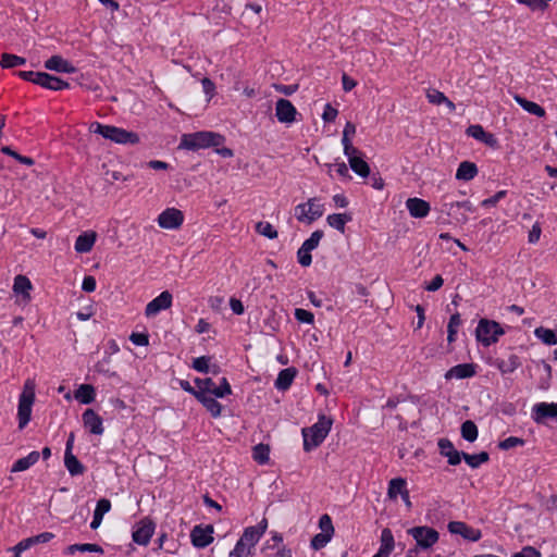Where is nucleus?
I'll return each mask as SVG.
<instances>
[{"label": "nucleus", "instance_id": "obj_1", "mask_svg": "<svg viewBox=\"0 0 557 557\" xmlns=\"http://www.w3.org/2000/svg\"><path fill=\"white\" fill-rule=\"evenodd\" d=\"M225 141L223 135L210 131L184 134L181 137L180 148L196 151L210 147H219Z\"/></svg>", "mask_w": 557, "mask_h": 557}, {"label": "nucleus", "instance_id": "obj_60", "mask_svg": "<svg viewBox=\"0 0 557 557\" xmlns=\"http://www.w3.org/2000/svg\"><path fill=\"white\" fill-rule=\"evenodd\" d=\"M518 2L527 5L532 11H543L547 7L543 0H518Z\"/></svg>", "mask_w": 557, "mask_h": 557}, {"label": "nucleus", "instance_id": "obj_33", "mask_svg": "<svg viewBox=\"0 0 557 557\" xmlns=\"http://www.w3.org/2000/svg\"><path fill=\"white\" fill-rule=\"evenodd\" d=\"M407 482L403 478H394L388 482L387 496L392 500H396L405 491H407Z\"/></svg>", "mask_w": 557, "mask_h": 557}, {"label": "nucleus", "instance_id": "obj_47", "mask_svg": "<svg viewBox=\"0 0 557 557\" xmlns=\"http://www.w3.org/2000/svg\"><path fill=\"white\" fill-rule=\"evenodd\" d=\"M253 549L237 540L234 548L228 553V557H252Z\"/></svg>", "mask_w": 557, "mask_h": 557}, {"label": "nucleus", "instance_id": "obj_14", "mask_svg": "<svg viewBox=\"0 0 557 557\" xmlns=\"http://www.w3.org/2000/svg\"><path fill=\"white\" fill-rule=\"evenodd\" d=\"M154 528L156 525L150 519L140 520L133 531V541L138 545H148L154 533Z\"/></svg>", "mask_w": 557, "mask_h": 557}, {"label": "nucleus", "instance_id": "obj_16", "mask_svg": "<svg viewBox=\"0 0 557 557\" xmlns=\"http://www.w3.org/2000/svg\"><path fill=\"white\" fill-rule=\"evenodd\" d=\"M447 529L451 534L460 535L471 542H476L482 536L479 529H474L462 521H450Z\"/></svg>", "mask_w": 557, "mask_h": 557}, {"label": "nucleus", "instance_id": "obj_8", "mask_svg": "<svg viewBox=\"0 0 557 557\" xmlns=\"http://www.w3.org/2000/svg\"><path fill=\"white\" fill-rule=\"evenodd\" d=\"M323 237L322 231H314L307 238L297 251V260L301 267H309L312 263L311 251L314 250Z\"/></svg>", "mask_w": 557, "mask_h": 557}, {"label": "nucleus", "instance_id": "obj_58", "mask_svg": "<svg viewBox=\"0 0 557 557\" xmlns=\"http://www.w3.org/2000/svg\"><path fill=\"white\" fill-rule=\"evenodd\" d=\"M506 195H507L506 190H499L492 197L484 199L481 202V206L486 207V208L495 207L503 198L506 197Z\"/></svg>", "mask_w": 557, "mask_h": 557}, {"label": "nucleus", "instance_id": "obj_34", "mask_svg": "<svg viewBox=\"0 0 557 557\" xmlns=\"http://www.w3.org/2000/svg\"><path fill=\"white\" fill-rule=\"evenodd\" d=\"M350 221L351 215L349 213H333L326 218L327 224L341 233L345 232V225Z\"/></svg>", "mask_w": 557, "mask_h": 557}, {"label": "nucleus", "instance_id": "obj_12", "mask_svg": "<svg viewBox=\"0 0 557 557\" xmlns=\"http://www.w3.org/2000/svg\"><path fill=\"white\" fill-rule=\"evenodd\" d=\"M173 296L169 290L162 292L159 296L149 301L145 308V315L153 318L161 311L169 309L172 306Z\"/></svg>", "mask_w": 557, "mask_h": 557}, {"label": "nucleus", "instance_id": "obj_40", "mask_svg": "<svg viewBox=\"0 0 557 557\" xmlns=\"http://www.w3.org/2000/svg\"><path fill=\"white\" fill-rule=\"evenodd\" d=\"M461 459H463L469 467L475 469L479 468L484 462L488 461L490 456L486 451H481L479 454L473 455L462 453Z\"/></svg>", "mask_w": 557, "mask_h": 557}, {"label": "nucleus", "instance_id": "obj_50", "mask_svg": "<svg viewBox=\"0 0 557 557\" xmlns=\"http://www.w3.org/2000/svg\"><path fill=\"white\" fill-rule=\"evenodd\" d=\"M195 384L197 386L196 391H199V392H201L205 395H212L211 391H212V387L214 385V382H213L212 379H210V377L198 379L197 377L195 380Z\"/></svg>", "mask_w": 557, "mask_h": 557}, {"label": "nucleus", "instance_id": "obj_37", "mask_svg": "<svg viewBox=\"0 0 557 557\" xmlns=\"http://www.w3.org/2000/svg\"><path fill=\"white\" fill-rule=\"evenodd\" d=\"M32 283L28 277L24 275H17L14 278L13 292L16 295H22L24 298L29 299V292L32 289Z\"/></svg>", "mask_w": 557, "mask_h": 557}, {"label": "nucleus", "instance_id": "obj_27", "mask_svg": "<svg viewBox=\"0 0 557 557\" xmlns=\"http://www.w3.org/2000/svg\"><path fill=\"white\" fill-rule=\"evenodd\" d=\"M111 509V502L107 498H101L97 502L96 508L94 510L92 520L90 522V528L96 530L100 527L103 516L109 512Z\"/></svg>", "mask_w": 557, "mask_h": 557}, {"label": "nucleus", "instance_id": "obj_49", "mask_svg": "<svg viewBox=\"0 0 557 557\" xmlns=\"http://www.w3.org/2000/svg\"><path fill=\"white\" fill-rule=\"evenodd\" d=\"M319 528L321 530L320 533H323L325 535L333 537L334 527H333L332 518L327 513H324L320 517Z\"/></svg>", "mask_w": 557, "mask_h": 557}, {"label": "nucleus", "instance_id": "obj_62", "mask_svg": "<svg viewBox=\"0 0 557 557\" xmlns=\"http://www.w3.org/2000/svg\"><path fill=\"white\" fill-rule=\"evenodd\" d=\"M542 228L539 222H535L529 232L528 240L530 244H536L540 240Z\"/></svg>", "mask_w": 557, "mask_h": 557}, {"label": "nucleus", "instance_id": "obj_11", "mask_svg": "<svg viewBox=\"0 0 557 557\" xmlns=\"http://www.w3.org/2000/svg\"><path fill=\"white\" fill-rule=\"evenodd\" d=\"M158 225L164 230H177L184 222V214L176 208H166L157 219Z\"/></svg>", "mask_w": 557, "mask_h": 557}, {"label": "nucleus", "instance_id": "obj_61", "mask_svg": "<svg viewBox=\"0 0 557 557\" xmlns=\"http://www.w3.org/2000/svg\"><path fill=\"white\" fill-rule=\"evenodd\" d=\"M512 557H542V555L536 548L524 546L520 552L515 553Z\"/></svg>", "mask_w": 557, "mask_h": 557}, {"label": "nucleus", "instance_id": "obj_38", "mask_svg": "<svg viewBox=\"0 0 557 557\" xmlns=\"http://www.w3.org/2000/svg\"><path fill=\"white\" fill-rule=\"evenodd\" d=\"M64 465L67 469L69 473L72 476L79 475L84 473V466L82 462L73 455V453L64 454Z\"/></svg>", "mask_w": 557, "mask_h": 557}, {"label": "nucleus", "instance_id": "obj_30", "mask_svg": "<svg viewBox=\"0 0 557 557\" xmlns=\"http://www.w3.org/2000/svg\"><path fill=\"white\" fill-rule=\"evenodd\" d=\"M95 242H96V233L95 232H86V233L81 234L76 238L74 248L79 253H86L92 249Z\"/></svg>", "mask_w": 557, "mask_h": 557}, {"label": "nucleus", "instance_id": "obj_45", "mask_svg": "<svg viewBox=\"0 0 557 557\" xmlns=\"http://www.w3.org/2000/svg\"><path fill=\"white\" fill-rule=\"evenodd\" d=\"M252 458L259 465L268 463V461L270 459V448H269V446L264 445V444L256 445L253 447V450H252Z\"/></svg>", "mask_w": 557, "mask_h": 557}, {"label": "nucleus", "instance_id": "obj_5", "mask_svg": "<svg viewBox=\"0 0 557 557\" xmlns=\"http://www.w3.org/2000/svg\"><path fill=\"white\" fill-rule=\"evenodd\" d=\"M35 399L36 384L34 380L28 379L25 381L23 391L18 396L17 421L20 430H23L29 423L32 419V410Z\"/></svg>", "mask_w": 557, "mask_h": 557}, {"label": "nucleus", "instance_id": "obj_32", "mask_svg": "<svg viewBox=\"0 0 557 557\" xmlns=\"http://www.w3.org/2000/svg\"><path fill=\"white\" fill-rule=\"evenodd\" d=\"M74 397L78 403L89 405L95 401L96 389L90 384H81L75 391Z\"/></svg>", "mask_w": 557, "mask_h": 557}, {"label": "nucleus", "instance_id": "obj_26", "mask_svg": "<svg viewBox=\"0 0 557 557\" xmlns=\"http://www.w3.org/2000/svg\"><path fill=\"white\" fill-rule=\"evenodd\" d=\"M479 173L478 166L471 161H462L456 171V180L469 182L473 180Z\"/></svg>", "mask_w": 557, "mask_h": 557}, {"label": "nucleus", "instance_id": "obj_24", "mask_svg": "<svg viewBox=\"0 0 557 557\" xmlns=\"http://www.w3.org/2000/svg\"><path fill=\"white\" fill-rule=\"evenodd\" d=\"M39 86L49 90H63L70 87V84L57 76L42 72L39 81Z\"/></svg>", "mask_w": 557, "mask_h": 557}, {"label": "nucleus", "instance_id": "obj_56", "mask_svg": "<svg viewBox=\"0 0 557 557\" xmlns=\"http://www.w3.org/2000/svg\"><path fill=\"white\" fill-rule=\"evenodd\" d=\"M426 98L430 103H433L436 106L443 104L444 101H446V96L437 89L428 90Z\"/></svg>", "mask_w": 557, "mask_h": 557}, {"label": "nucleus", "instance_id": "obj_55", "mask_svg": "<svg viewBox=\"0 0 557 557\" xmlns=\"http://www.w3.org/2000/svg\"><path fill=\"white\" fill-rule=\"evenodd\" d=\"M36 545L35 540L33 536L27 537L18 542L12 550L14 552V556H21V554L27 549H29L32 546Z\"/></svg>", "mask_w": 557, "mask_h": 557}, {"label": "nucleus", "instance_id": "obj_10", "mask_svg": "<svg viewBox=\"0 0 557 557\" xmlns=\"http://www.w3.org/2000/svg\"><path fill=\"white\" fill-rule=\"evenodd\" d=\"M531 418L536 424H545L548 419L557 418V403H536L531 408Z\"/></svg>", "mask_w": 557, "mask_h": 557}, {"label": "nucleus", "instance_id": "obj_20", "mask_svg": "<svg viewBox=\"0 0 557 557\" xmlns=\"http://www.w3.org/2000/svg\"><path fill=\"white\" fill-rule=\"evenodd\" d=\"M406 208L409 211V214L416 219L425 218L431 210L430 203L421 198H408L406 200Z\"/></svg>", "mask_w": 557, "mask_h": 557}, {"label": "nucleus", "instance_id": "obj_22", "mask_svg": "<svg viewBox=\"0 0 557 557\" xmlns=\"http://www.w3.org/2000/svg\"><path fill=\"white\" fill-rule=\"evenodd\" d=\"M440 453L447 457L448 463L451 466H457L460 463L462 458V453L455 449L454 444L447 438H441L438 441Z\"/></svg>", "mask_w": 557, "mask_h": 557}, {"label": "nucleus", "instance_id": "obj_43", "mask_svg": "<svg viewBox=\"0 0 557 557\" xmlns=\"http://www.w3.org/2000/svg\"><path fill=\"white\" fill-rule=\"evenodd\" d=\"M461 325L460 314L454 313L448 321L447 325V341L449 344L456 341V335L458 333L459 326Z\"/></svg>", "mask_w": 557, "mask_h": 557}, {"label": "nucleus", "instance_id": "obj_2", "mask_svg": "<svg viewBox=\"0 0 557 557\" xmlns=\"http://www.w3.org/2000/svg\"><path fill=\"white\" fill-rule=\"evenodd\" d=\"M407 533L416 541V546L407 550L406 557H419L420 550H430L440 540V533L426 525L410 528Z\"/></svg>", "mask_w": 557, "mask_h": 557}, {"label": "nucleus", "instance_id": "obj_17", "mask_svg": "<svg viewBox=\"0 0 557 557\" xmlns=\"http://www.w3.org/2000/svg\"><path fill=\"white\" fill-rule=\"evenodd\" d=\"M84 428L91 434L102 435L104 432L102 418L94 410L86 409L82 414Z\"/></svg>", "mask_w": 557, "mask_h": 557}, {"label": "nucleus", "instance_id": "obj_19", "mask_svg": "<svg viewBox=\"0 0 557 557\" xmlns=\"http://www.w3.org/2000/svg\"><path fill=\"white\" fill-rule=\"evenodd\" d=\"M478 366L475 363H460L451 367L445 373V379L448 380H463L473 377L476 374Z\"/></svg>", "mask_w": 557, "mask_h": 557}, {"label": "nucleus", "instance_id": "obj_52", "mask_svg": "<svg viewBox=\"0 0 557 557\" xmlns=\"http://www.w3.org/2000/svg\"><path fill=\"white\" fill-rule=\"evenodd\" d=\"M294 315H295V319L300 323L313 324V322H314L313 313L306 309H301V308L295 309Z\"/></svg>", "mask_w": 557, "mask_h": 557}, {"label": "nucleus", "instance_id": "obj_9", "mask_svg": "<svg viewBox=\"0 0 557 557\" xmlns=\"http://www.w3.org/2000/svg\"><path fill=\"white\" fill-rule=\"evenodd\" d=\"M268 529V520L262 518L256 525L244 529L243 534L238 539L242 543L255 550L256 545L264 535Z\"/></svg>", "mask_w": 557, "mask_h": 557}, {"label": "nucleus", "instance_id": "obj_3", "mask_svg": "<svg viewBox=\"0 0 557 557\" xmlns=\"http://www.w3.org/2000/svg\"><path fill=\"white\" fill-rule=\"evenodd\" d=\"M332 423V419L320 414L313 425L302 429L305 451H310L323 443L331 431Z\"/></svg>", "mask_w": 557, "mask_h": 557}, {"label": "nucleus", "instance_id": "obj_28", "mask_svg": "<svg viewBox=\"0 0 557 557\" xmlns=\"http://www.w3.org/2000/svg\"><path fill=\"white\" fill-rule=\"evenodd\" d=\"M296 374L297 371L295 368H286L281 370L274 382L275 388L278 391H287L290 387Z\"/></svg>", "mask_w": 557, "mask_h": 557}, {"label": "nucleus", "instance_id": "obj_51", "mask_svg": "<svg viewBox=\"0 0 557 557\" xmlns=\"http://www.w3.org/2000/svg\"><path fill=\"white\" fill-rule=\"evenodd\" d=\"M331 540V536L323 533H318L312 537L310 546L314 550H320L325 547Z\"/></svg>", "mask_w": 557, "mask_h": 557}, {"label": "nucleus", "instance_id": "obj_25", "mask_svg": "<svg viewBox=\"0 0 557 557\" xmlns=\"http://www.w3.org/2000/svg\"><path fill=\"white\" fill-rule=\"evenodd\" d=\"M395 547V540L392 531L385 528L381 532V545L376 553L380 557H388Z\"/></svg>", "mask_w": 557, "mask_h": 557}, {"label": "nucleus", "instance_id": "obj_35", "mask_svg": "<svg viewBox=\"0 0 557 557\" xmlns=\"http://www.w3.org/2000/svg\"><path fill=\"white\" fill-rule=\"evenodd\" d=\"M516 102L528 113L533 114L537 117H543L545 115V110L536 102L527 100L521 96H515Z\"/></svg>", "mask_w": 557, "mask_h": 557}, {"label": "nucleus", "instance_id": "obj_6", "mask_svg": "<svg viewBox=\"0 0 557 557\" xmlns=\"http://www.w3.org/2000/svg\"><path fill=\"white\" fill-rule=\"evenodd\" d=\"M504 334L505 331L499 323L486 319L480 320L475 329V336L478 342H480L485 347L495 344Z\"/></svg>", "mask_w": 557, "mask_h": 557}, {"label": "nucleus", "instance_id": "obj_53", "mask_svg": "<svg viewBox=\"0 0 557 557\" xmlns=\"http://www.w3.org/2000/svg\"><path fill=\"white\" fill-rule=\"evenodd\" d=\"M524 440L516 436H509L504 441L499 442L498 447L503 450H508L518 446H523Z\"/></svg>", "mask_w": 557, "mask_h": 557}, {"label": "nucleus", "instance_id": "obj_64", "mask_svg": "<svg viewBox=\"0 0 557 557\" xmlns=\"http://www.w3.org/2000/svg\"><path fill=\"white\" fill-rule=\"evenodd\" d=\"M267 557H293V552L286 545H281L276 548L274 554L268 555Z\"/></svg>", "mask_w": 557, "mask_h": 557}, {"label": "nucleus", "instance_id": "obj_7", "mask_svg": "<svg viewBox=\"0 0 557 557\" xmlns=\"http://www.w3.org/2000/svg\"><path fill=\"white\" fill-rule=\"evenodd\" d=\"M324 205L318 198H310L307 202L295 207V218L306 224H311L324 213Z\"/></svg>", "mask_w": 557, "mask_h": 557}, {"label": "nucleus", "instance_id": "obj_57", "mask_svg": "<svg viewBox=\"0 0 557 557\" xmlns=\"http://www.w3.org/2000/svg\"><path fill=\"white\" fill-rule=\"evenodd\" d=\"M41 73L42 72L20 71L16 74L20 78L38 85L39 81H40Z\"/></svg>", "mask_w": 557, "mask_h": 557}, {"label": "nucleus", "instance_id": "obj_21", "mask_svg": "<svg viewBox=\"0 0 557 557\" xmlns=\"http://www.w3.org/2000/svg\"><path fill=\"white\" fill-rule=\"evenodd\" d=\"M45 67L49 71L58 73L72 74L76 72V67L61 55H52L45 62Z\"/></svg>", "mask_w": 557, "mask_h": 557}, {"label": "nucleus", "instance_id": "obj_42", "mask_svg": "<svg viewBox=\"0 0 557 557\" xmlns=\"http://www.w3.org/2000/svg\"><path fill=\"white\" fill-rule=\"evenodd\" d=\"M350 169L360 177L367 178L370 175V166L363 158L349 160Z\"/></svg>", "mask_w": 557, "mask_h": 557}, {"label": "nucleus", "instance_id": "obj_63", "mask_svg": "<svg viewBox=\"0 0 557 557\" xmlns=\"http://www.w3.org/2000/svg\"><path fill=\"white\" fill-rule=\"evenodd\" d=\"M201 86L203 92L208 96L209 99H211L215 91L214 83L210 78L205 77L201 79Z\"/></svg>", "mask_w": 557, "mask_h": 557}, {"label": "nucleus", "instance_id": "obj_59", "mask_svg": "<svg viewBox=\"0 0 557 557\" xmlns=\"http://www.w3.org/2000/svg\"><path fill=\"white\" fill-rule=\"evenodd\" d=\"M337 114H338V111L335 108H333L330 103H326L324 106L322 119L324 122L331 123V122L335 121Z\"/></svg>", "mask_w": 557, "mask_h": 557}, {"label": "nucleus", "instance_id": "obj_39", "mask_svg": "<svg viewBox=\"0 0 557 557\" xmlns=\"http://www.w3.org/2000/svg\"><path fill=\"white\" fill-rule=\"evenodd\" d=\"M534 336L545 345L553 346L557 344V335L550 329L539 326L534 330Z\"/></svg>", "mask_w": 557, "mask_h": 557}, {"label": "nucleus", "instance_id": "obj_48", "mask_svg": "<svg viewBox=\"0 0 557 557\" xmlns=\"http://www.w3.org/2000/svg\"><path fill=\"white\" fill-rule=\"evenodd\" d=\"M211 394L216 398H223L232 394V387L226 377L221 379L219 386L212 387Z\"/></svg>", "mask_w": 557, "mask_h": 557}, {"label": "nucleus", "instance_id": "obj_54", "mask_svg": "<svg viewBox=\"0 0 557 557\" xmlns=\"http://www.w3.org/2000/svg\"><path fill=\"white\" fill-rule=\"evenodd\" d=\"M210 357L201 356L193 360V369L200 373L209 372Z\"/></svg>", "mask_w": 557, "mask_h": 557}, {"label": "nucleus", "instance_id": "obj_31", "mask_svg": "<svg viewBox=\"0 0 557 557\" xmlns=\"http://www.w3.org/2000/svg\"><path fill=\"white\" fill-rule=\"evenodd\" d=\"M39 458L40 453L33 450L27 456L17 459L11 468V472H22L29 469L32 466L38 462Z\"/></svg>", "mask_w": 557, "mask_h": 557}, {"label": "nucleus", "instance_id": "obj_15", "mask_svg": "<svg viewBox=\"0 0 557 557\" xmlns=\"http://www.w3.org/2000/svg\"><path fill=\"white\" fill-rule=\"evenodd\" d=\"M214 529L211 524L196 525L190 532L191 544L196 548H205L213 542Z\"/></svg>", "mask_w": 557, "mask_h": 557}, {"label": "nucleus", "instance_id": "obj_23", "mask_svg": "<svg viewBox=\"0 0 557 557\" xmlns=\"http://www.w3.org/2000/svg\"><path fill=\"white\" fill-rule=\"evenodd\" d=\"M492 367H495L502 374H509L515 372L520 366V359L517 355H510L508 359H495L490 362Z\"/></svg>", "mask_w": 557, "mask_h": 557}, {"label": "nucleus", "instance_id": "obj_4", "mask_svg": "<svg viewBox=\"0 0 557 557\" xmlns=\"http://www.w3.org/2000/svg\"><path fill=\"white\" fill-rule=\"evenodd\" d=\"M89 132L98 134L115 144L135 145L139 143V136L136 133L113 125L101 124L99 122L90 123Z\"/></svg>", "mask_w": 557, "mask_h": 557}, {"label": "nucleus", "instance_id": "obj_36", "mask_svg": "<svg viewBox=\"0 0 557 557\" xmlns=\"http://www.w3.org/2000/svg\"><path fill=\"white\" fill-rule=\"evenodd\" d=\"M76 552L81 553H98L102 554L103 549L98 544L84 543V544H72L66 547L64 554L67 556L74 555Z\"/></svg>", "mask_w": 557, "mask_h": 557}, {"label": "nucleus", "instance_id": "obj_44", "mask_svg": "<svg viewBox=\"0 0 557 557\" xmlns=\"http://www.w3.org/2000/svg\"><path fill=\"white\" fill-rule=\"evenodd\" d=\"M26 63V59L11 54V53H3L0 58V65L4 69H12L15 66H21Z\"/></svg>", "mask_w": 557, "mask_h": 557}, {"label": "nucleus", "instance_id": "obj_29", "mask_svg": "<svg viewBox=\"0 0 557 557\" xmlns=\"http://www.w3.org/2000/svg\"><path fill=\"white\" fill-rule=\"evenodd\" d=\"M213 418H219L222 413V405L213 397V395H205L201 392L196 398Z\"/></svg>", "mask_w": 557, "mask_h": 557}, {"label": "nucleus", "instance_id": "obj_41", "mask_svg": "<svg viewBox=\"0 0 557 557\" xmlns=\"http://www.w3.org/2000/svg\"><path fill=\"white\" fill-rule=\"evenodd\" d=\"M461 436L467 442L473 443L479 435L478 426L471 420H467L461 424Z\"/></svg>", "mask_w": 557, "mask_h": 557}, {"label": "nucleus", "instance_id": "obj_18", "mask_svg": "<svg viewBox=\"0 0 557 557\" xmlns=\"http://www.w3.org/2000/svg\"><path fill=\"white\" fill-rule=\"evenodd\" d=\"M466 133L468 136L485 144L488 147L497 148L498 140L494 134L486 132L480 124L470 125Z\"/></svg>", "mask_w": 557, "mask_h": 557}, {"label": "nucleus", "instance_id": "obj_46", "mask_svg": "<svg viewBox=\"0 0 557 557\" xmlns=\"http://www.w3.org/2000/svg\"><path fill=\"white\" fill-rule=\"evenodd\" d=\"M256 231L260 235H262L267 238H270V239H274L277 237V231L274 228V226L270 222H267V221L258 222L256 225Z\"/></svg>", "mask_w": 557, "mask_h": 557}, {"label": "nucleus", "instance_id": "obj_13", "mask_svg": "<svg viewBox=\"0 0 557 557\" xmlns=\"http://www.w3.org/2000/svg\"><path fill=\"white\" fill-rule=\"evenodd\" d=\"M297 110L287 99L280 98L275 103V116L280 123L290 125L296 122Z\"/></svg>", "mask_w": 557, "mask_h": 557}]
</instances>
